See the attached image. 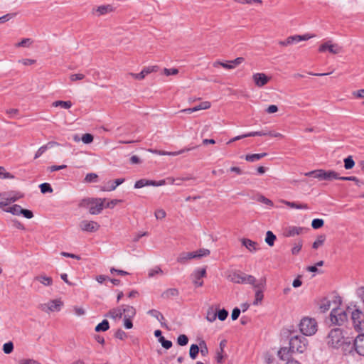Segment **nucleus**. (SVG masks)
Listing matches in <instances>:
<instances>
[{
	"instance_id": "2",
	"label": "nucleus",
	"mask_w": 364,
	"mask_h": 364,
	"mask_svg": "<svg viewBox=\"0 0 364 364\" xmlns=\"http://www.w3.org/2000/svg\"><path fill=\"white\" fill-rule=\"evenodd\" d=\"M105 200L102 198H84L80 202L79 206L89 208L90 214L97 215L103 210Z\"/></svg>"
},
{
	"instance_id": "13",
	"label": "nucleus",
	"mask_w": 364,
	"mask_h": 364,
	"mask_svg": "<svg viewBox=\"0 0 364 364\" xmlns=\"http://www.w3.org/2000/svg\"><path fill=\"white\" fill-rule=\"evenodd\" d=\"M195 147H186L184 149H182L178 151H161V150H149L151 152L154 153V154H156L158 155H162V156H165V155H167V156H178V155H180L181 154H183L186 151H191L194 149Z\"/></svg>"
},
{
	"instance_id": "47",
	"label": "nucleus",
	"mask_w": 364,
	"mask_h": 364,
	"mask_svg": "<svg viewBox=\"0 0 364 364\" xmlns=\"http://www.w3.org/2000/svg\"><path fill=\"white\" fill-rule=\"evenodd\" d=\"M323 220L316 218L312 220L311 226L314 229H319L323 225Z\"/></svg>"
},
{
	"instance_id": "41",
	"label": "nucleus",
	"mask_w": 364,
	"mask_h": 364,
	"mask_svg": "<svg viewBox=\"0 0 364 364\" xmlns=\"http://www.w3.org/2000/svg\"><path fill=\"white\" fill-rule=\"evenodd\" d=\"M331 307V301L327 299H323L321 301L320 304V309L322 312H325L328 311Z\"/></svg>"
},
{
	"instance_id": "33",
	"label": "nucleus",
	"mask_w": 364,
	"mask_h": 364,
	"mask_svg": "<svg viewBox=\"0 0 364 364\" xmlns=\"http://www.w3.org/2000/svg\"><path fill=\"white\" fill-rule=\"evenodd\" d=\"M22 208L19 205H14L11 207H9L6 209H4L5 212L10 213L14 215H21Z\"/></svg>"
},
{
	"instance_id": "1",
	"label": "nucleus",
	"mask_w": 364,
	"mask_h": 364,
	"mask_svg": "<svg viewBox=\"0 0 364 364\" xmlns=\"http://www.w3.org/2000/svg\"><path fill=\"white\" fill-rule=\"evenodd\" d=\"M228 279L235 284H251L254 288L264 287L266 284V278L262 277L259 281L256 278L250 274H247L240 271H234L229 274Z\"/></svg>"
},
{
	"instance_id": "62",
	"label": "nucleus",
	"mask_w": 364,
	"mask_h": 364,
	"mask_svg": "<svg viewBox=\"0 0 364 364\" xmlns=\"http://www.w3.org/2000/svg\"><path fill=\"white\" fill-rule=\"evenodd\" d=\"M164 73L167 76L174 75H176L178 73V70L176 68H171V69L164 68Z\"/></svg>"
},
{
	"instance_id": "49",
	"label": "nucleus",
	"mask_w": 364,
	"mask_h": 364,
	"mask_svg": "<svg viewBox=\"0 0 364 364\" xmlns=\"http://www.w3.org/2000/svg\"><path fill=\"white\" fill-rule=\"evenodd\" d=\"M14 350V344L12 342H7L4 344L3 346V350L4 353L9 354L11 353Z\"/></svg>"
},
{
	"instance_id": "38",
	"label": "nucleus",
	"mask_w": 364,
	"mask_h": 364,
	"mask_svg": "<svg viewBox=\"0 0 364 364\" xmlns=\"http://www.w3.org/2000/svg\"><path fill=\"white\" fill-rule=\"evenodd\" d=\"M199 353V346L197 344H192L190 347L189 350V355L190 357L194 360L196 358L198 354Z\"/></svg>"
},
{
	"instance_id": "55",
	"label": "nucleus",
	"mask_w": 364,
	"mask_h": 364,
	"mask_svg": "<svg viewBox=\"0 0 364 364\" xmlns=\"http://www.w3.org/2000/svg\"><path fill=\"white\" fill-rule=\"evenodd\" d=\"M257 200L267 205L273 206V202L262 195L258 196Z\"/></svg>"
},
{
	"instance_id": "25",
	"label": "nucleus",
	"mask_w": 364,
	"mask_h": 364,
	"mask_svg": "<svg viewBox=\"0 0 364 364\" xmlns=\"http://www.w3.org/2000/svg\"><path fill=\"white\" fill-rule=\"evenodd\" d=\"M122 314H124V317L132 318L136 314L135 309L132 306H122Z\"/></svg>"
},
{
	"instance_id": "46",
	"label": "nucleus",
	"mask_w": 364,
	"mask_h": 364,
	"mask_svg": "<svg viewBox=\"0 0 364 364\" xmlns=\"http://www.w3.org/2000/svg\"><path fill=\"white\" fill-rule=\"evenodd\" d=\"M188 343V338L187 336H186L184 334H181L177 338V343L179 346H184L187 345Z\"/></svg>"
},
{
	"instance_id": "45",
	"label": "nucleus",
	"mask_w": 364,
	"mask_h": 364,
	"mask_svg": "<svg viewBox=\"0 0 364 364\" xmlns=\"http://www.w3.org/2000/svg\"><path fill=\"white\" fill-rule=\"evenodd\" d=\"M355 165V162L351 156L344 159V167L346 169H351Z\"/></svg>"
},
{
	"instance_id": "58",
	"label": "nucleus",
	"mask_w": 364,
	"mask_h": 364,
	"mask_svg": "<svg viewBox=\"0 0 364 364\" xmlns=\"http://www.w3.org/2000/svg\"><path fill=\"white\" fill-rule=\"evenodd\" d=\"M158 68H159L158 66H156V65H154V66H149V67L144 68L142 70V71H143L144 75L146 76V75H147L149 73H151L153 72H156L158 70Z\"/></svg>"
},
{
	"instance_id": "16",
	"label": "nucleus",
	"mask_w": 364,
	"mask_h": 364,
	"mask_svg": "<svg viewBox=\"0 0 364 364\" xmlns=\"http://www.w3.org/2000/svg\"><path fill=\"white\" fill-rule=\"evenodd\" d=\"M179 291L176 288H169L166 289L161 294V297L164 299H170L176 298L178 296Z\"/></svg>"
},
{
	"instance_id": "10",
	"label": "nucleus",
	"mask_w": 364,
	"mask_h": 364,
	"mask_svg": "<svg viewBox=\"0 0 364 364\" xmlns=\"http://www.w3.org/2000/svg\"><path fill=\"white\" fill-rule=\"evenodd\" d=\"M80 228L82 231L92 232L99 230L100 225L95 221L84 220L80 222Z\"/></svg>"
},
{
	"instance_id": "56",
	"label": "nucleus",
	"mask_w": 364,
	"mask_h": 364,
	"mask_svg": "<svg viewBox=\"0 0 364 364\" xmlns=\"http://www.w3.org/2000/svg\"><path fill=\"white\" fill-rule=\"evenodd\" d=\"M228 316V312L225 309H221L217 313V316L219 320L225 321Z\"/></svg>"
},
{
	"instance_id": "43",
	"label": "nucleus",
	"mask_w": 364,
	"mask_h": 364,
	"mask_svg": "<svg viewBox=\"0 0 364 364\" xmlns=\"http://www.w3.org/2000/svg\"><path fill=\"white\" fill-rule=\"evenodd\" d=\"M193 252L195 254L196 258H200L209 255L210 252L208 249H200L199 250Z\"/></svg>"
},
{
	"instance_id": "9",
	"label": "nucleus",
	"mask_w": 364,
	"mask_h": 364,
	"mask_svg": "<svg viewBox=\"0 0 364 364\" xmlns=\"http://www.w3.org/2000/svg\"><path fill=\"white\" fill-rule=\"evenodd\" d=\"M326 50L333 54H338L342 51V48L336 43L333 44L331 43V41H327L321 45L318 48V51L320 53H323Z\"/></svg>"
},
{
	"instance_id": "35",
	"label": "nucleus",
	"mask_w": 364,
	"mask_h": 364,
	"mask_svg": "<svg viewBox=\"0 0 364 364\" xmlns=\"http://www.w3.org/2000/svg\"><path fill=\"white\" fill-rule=\"evenodd\" d=\"M109 328V324L107 320H103L101 323L97 324L95 327V331L100 332V331H105L108 330Z\"/></svg>"
},
{
	"instance_id": "42",
	"label": "nucleus",
	"mask_w": 364,
	"mask_h": 364,
	"mask_svg": "<svg viewBox=\"0 0 364 364\" xmlns=\"http://www.w3.org/2000/svg\"><path fill=\"white\" fill-rule=\"evenodd\" d=\"M217 318V313L213 309V308H210L207 311L206 319L210 322H213L215 321Z\"/></svg>"
},
{
	"instance_id": "21",
	"label": "nucleus",
	"mask_w": 364,
	"mask_h": 364,
	"mask_svg": "<svg viewBox=\"0 0 364 364\" xmlns=\"http://www.w3.org/2000/svg\"><path fill=\"white\" fill-rule=\"evenodd\" d=\"M196 258L195 254L191 252H181L177 257V262L181 264H185L187 261Z\"/></svg>"
},
{
	"instance_id": "5",
	"label": "nucleus",
	"mask_w": 364,
	"mask_h": 364,
	"mask_svg": "<svg viewBox=\"0 0 364 364\" xmlns=\"http://www.w3.org/2000/svg\"><path fill=\"white\" fill-rule=\"evenodd\" d=\"M299 329L305 336H312L317 331V322L314 318L305 317L299 323Z\"/></svg>"
},
{
	"instance_id": "32",
	"label": "nucleus",
	"mask_w": 364,
	"mask_h": 364,
	"mask_svg": "<svg viewBox=\"0 0 364 364\" xmlns=\"http://www.w3.org/2000/svg\"><path fill=\"white\" fill-rule=\"evenodd\" d=\"M35 279L39 281L44 286H50L53 284L52 278L46 275L38 276L35 277Z\"/></svg>"
},
{
	"instance_id": "3",
	"label": "nucleus",
	"mask_w": 364,
	"mask_h": 364,
	"mask_svg": "<svg viewBox=\"0 0 364 364\" xmlns=\"http://www.w3.org/2000/svg\"><path fill=\"white\" fill-rule=\"evenodd\" d=\"M355 350L359 355L364 356V333L359 334L354 340L353 344L346 343L343 346V351L346 354V351L348 350L349 353H351L353 350Z\"/></svg>"
},
{
	"instance_id": "40",
	"label": "nucleus",
	"mask_w": 364,
	"mask_h": 364,
	"mask_svg": "<svg viewBox=\"0 0 364 364\" xmlns=\"http://www.w3.org/2000/svg\"><path fill=\"white\" fill-rule=\"evenodd\" d=\"M199 352L200 353L201 355L205 356L208 354V348L207 347L206 343L205 341L201 340L199 342Z\"/></svg>"
},
{
	"instance_id": "63",
	"label": "nucleus",
	"mask_w": 364,
	"mask_h": 364,
	"mask_svg": "<svg viewBox=\"0 0 364 364\" xmlns=\"http://www.w3.org/2000/svg\"><path fill=\"white\" fill-rule=\"evenodd\" d=\"M166 212L163 209H158L155 212V217L156 219L161 220L166 217Z\"/></svg>"
},
{
	"instance_id": "6",
	"label": "nucleus",
	"mask_w": 364,
	"mask_h": 364,
	"mask_svg": "<svg viewBox=\"0 0 364 364\" xmlns=\"http://www.w3.org/2000/svg\"><path fill=\"white\" fill-rule=\"evenodd\" d=\"M306 346L307 340L302 336H294L290 338L289 346L291 352L304 353Z\"/></svg>"
},
{
	"instance_id": "18",
	"label": "nucleus",
	"mask_w": 364,
	"mask_h": 364,
	"mask_svg": "<svg viewBox=\"0 0 364 364\" xmlns=\"http://www.w3.org/2000/svg\"><path fill=\"white\" fill-rule=\"evenodd\" d=\"M242 244L251 252H255L259 249L258 244L250 239H242Z\"/></svg>"
},
{
	"instance_id": "27",
	"label": "nucleus",
	"mask_w": 364,
	"mask_h": 364,
	"mask_svg": "<svg viewBox=\"0 0 364 364\" xmlns=\"http://www.w3.org/2000/svg\"><path fill=\"white\" fill-rule=\"evenodd\" d=\"M264 287H260L259 288H255V301L253 302L254 305H257L259 303H261L264 298L263 294V289Z\"/></svg>"
},
{
	"instance_id": "37",
	"label": "nucleus",
	"mask_w": 364,
	"mask_h": 364,
	"mask_svg": "<svg viewBox=\"0 0 364 364\" xmlns=\"http://www.w3.org/2000/svg\"><path fill=\"white\" fill-rule=\"evenodd\" d=\"M276 240L275 235L272 231H267L266 233L265 242L269 246H273Z\"/></svg>"
},
{
	"instance_id": "12",
	"label": "nucleus",
	"mask_w": 364,
	"mask_h": 364,
	"mask_svg": "<svg viewBox=\"0 0 364 364\" xmlns=\"http://www.w3.org/2000/svg\"><path fill=\"white\" fill-rule=\"evenodd\" d=\"M244 60L245 59L242 57H238L235 60L228 61L227 63L217 61L214 63V67H216L218 65H220L225 69H233L237 65H240L242 62H244Z\"/></svg>"
},
{
	"instance_id": "14",
	"label": "nucleus",
	"mask_w": 364,
	"mask_h": 364,
	"mask_svg": "<svg viewBox=\"0 0 364 364\" xmlns=\"http://www.w3.org/2000/svg\"><path fill=\"white\" fill-rule=\"evenodd\" d=\"M252 78L255 85L259 87L265 85L269 80V77L264 73H255L253 75Z\"/></svg>"
},
{
	"instance_id": "15",
	"label": "nucleus",
	"mask_w": 364,
	"mask_h": 364,
	"mask_svg": "<svg viewBox=\"0 0 364 364\" xmlns=\"http://www.w3.org/2000/svg\"><path fill=\"white\" fill-rule=\"evenodd\" d=\"M206 269L205 268L198 269L193 273V282L197 287H201L203 284V282L201 278L205 277Z\"/></svg>"
},
{
	"instance_id": "30",
	"label": "nucleus",
	"mask_w": 364,
	"mask_h": 364,
	"mask_svg": "<svg viewBox=\"0 0 364 364\" xmlns=\"http://www.w3.org/2000/svg\"><path fill=\"white\" fill-rule=\"evenodd\" d=\"M112 11V7L111 5H102L96 9V14L97 16H100L111 12Z\"/></svg>"
},
{
	"instance_id": "17",
	"label": "nucleus",
	"mask_w": 364,
	"mask_h": 364,
	"mask_svg": "<svg viewBox=\"0 0 364 364\" xmlns=\"http://www.w3.org/2000/svg\"><path fill=\"white\" fill-rule=\"evenodd\" d=\"M147 314L156 318L161 323L162 327L168 328L167 324L165 322H164L165 318L160 311L156 309H151L148 311Z\"/></svg>"
},
{
	"instance_id": "48",
	"label": "nucleus",
	"mask_w": 364,
	"mask_h": 364,
	"mask_svg": "<svg viewBox=\"0 0 364 364\" xmlns=\"http://www.w3.org/2000/svg\"><path fill=\"white\" fill-rule=\"evenodd\" d=\"M147 186H149V180L141 179V180L137 181L135 183L134 188H143V187Z\"/></svg>"
},
{
	"instance_id": "53",
	"label": "nucleus",
	"mask_w": 364,
	"mask_h": 364,
	"mask_svg": "<svg viewBox=\"0 0 364 364\" xmlns=\"http://www.w3.org/2000/svg\"><path fill=\"white\" fill-rule=\"evenodd\" d=\"M93 136L91 134H85L82 135L81 140L84 144H90L93 141Z\"/></svg>"
},
{
	"instance_id": "54",
	"label": "nucleus",
	"mask_w": 364,
	"mask_h": 364,
	"mask_svg": "<svg viewBox=\"0 0 364 364\" xmlns=\"http://www.w3.org/2000/svg\"><path fill=\"white\" fill-rule=\"evenodd\" d=\"M16 15V14L15 13H10L0 17V23L9 21L10 19L14 18Z\"/></svg>"
},
{
	"instance_id": "60",
	"label": "nucleus",
	"mask_w": 364,
	"mask_h": 364,
	"mask_svg": "<svg viewBox=\"0 0 364 364\" xmlns=\"http://www.w3.org/2000/svg\"><path fill=\"white\" fill-rule=\"evenodd\" d=\"M122 202V200L118 199H114L107 203L104 207L108 208H113L116 205L119 204V203Z\"/></svg>"
},
{
	"instance_id": "36",
	"label": "nucleus",
	"mask_w": 364,
	"mask_h": 364,
	"mask_svg": "<svg viewBox=\"0 0 364 364\" xmlns=\"http://www.w3.org/2000/svg\"><path fill=\"white\" fill-rule=\"evenodd\" d=\"M72 102L70 101H62V100H58L55 101L53 103V107H58L60 106L62 108L64 109H69L72 107Z\"/></svg>"
},
{
	"instance_id": "52",
	"label": "nucleus",
	"mask_w": 364,
	"mask_h": 364,
	"mask_svg": "<svg viewBox=\"0 0 364 364\" xmlns=\"http://www.w3.org/2000/svg\"><path fill=\"white\" fill-rule=\"evenodd\" d=\"M97 175L94 173H87L85 178V181L87 183L95 182L97 178Z\"/></svg>"
},
{
	"instance_id": "34",
	"label": "nucleus",
	"mask_w": 364,
	"mask_h": 364,
	"mask_svg": "<svg viewBox=\"0 0 364 364\" xmlns=\"http://www.w3.org/2000/svg\"><path fill=\"white\" fill-rule=\"evenodd\" d=\"M122 306L118 309H113L110 310L108 313L109 316L115 319L117 318H122Z\"/></svg>"
},
{
	"instance_id": "19",
	"label": "nucleus",
	"mask_w": 364,
	"mask_h": 364,
	"mask_svg": "<svg viewBox=\"0 0 364 364\" xmlns=\"http://www.w3.org/2000/svg\"><path fill=\"white\" fill-rule=\"evenodd\" d=\"M210 107V102H209L208 101H205L193 108L185 109L183 110V112H187V113H192V112L199 111L201 109H207Z\"/></svg>"
},
{
	"instance_id": "31",
	"label": "nucleus",
	"mask_w": 364,
	"mask_h": 364,
	"mask_svg": "<svg viewBox=\"0 0 364 364\" xmlns=\"http://www.w3.org/2000/svg\"><path fill=\"white\" fill-rule=\"evenodd\" d=\"M50 311H59L62 303L59 300H52L46 304Z\"/></svg>"
},
{
	"instance_id": "39",
	"label": "nucleus",
	"mask_w": 364,
	"mask_h": 364,
	"mask_svg": "<svg viewBox=\"0 0 364 364\" xmlns=\"http://www.w3.org/2000/svg\"><path fill=\"white\" fill-rule=\"evenodd\" d=\"M291 38H293L294 43H297L301 41H307L312 38V36H310L309 34L305 35H294L291 36Z\"/></svg>"
},
{
	"instance_id": "7",
	"label": "nucleus",
	"mask_w": 364,
	"mask_h": 364,
	"mask_svg": "<svg viewBox=\"0 0 364 364\" xmlns=\"http://www.w3.org/2000/svg\"><path fill=\"white\" fill-rule=\"evenodd\" d=\"M348 318L346 312L339 308L333 309L330 314V320L335 325H342Z\"/></svg>"
},
{
	"instance_id": "4",
	"label": "nucleus",
	"mask_w": 364,
	"mask_h": 364,
	"mask_svg": "<svg viewBox=\"0 0 364 364\" xmlns=\"http://www.w3.org/2000/svg\"><path fill=\"white\" fill-rule=\"evenodd\" d=\"M344 343V336L341 329L336 328L332 329L328 334L327 343L334 348H339Z\"/></svg>"
},
{
	"instance_id": "51",
	"label": "nucleus",
	"mask_w": 364,
	"mask_h": 364,
	"mask_svg": "<svg viewBox=\"0 0 364 364\" xmlns=\"http://www.w3.org/2000/svg\"><path fill=\"white\" fill-rule=\"evenodd\" d=\"M14 176L9 172H6L5 168L0 166V178H14Z\"/></svg>"
},
{
	"instance_id": "28",
	"label": "nucleus",
	"mask_w": 364,
	"mask_h": 364,
	"mask_svg": "<svg viewBox=\"0 0 364 364\" xmlns=\"http://www.w3.org/2000/svg\"><path fill=\"white\" fill-rule=\"evenodd\" d=\"M302 231L301 228L298 227H289L285 231V236L287 237H294L295 235H299Z\"/></svg>"
},
{
	"instance_id": "50",
	"label": "nucleus",
	"mask_w": 364,
	"mask_h": 364,
	"mask_svg": "<svg viewBox=\"0 0 364 364\" xmlns=\"http://www.w3.org/2000/svg\"><path fill=\"white\" fill-rule=\"evenodd\" d=\"M325 241V236L324 235H320L318 237L316 240L313 243L312 247L314 249H317L319 246H321Z\"/></svg>"
},
{
	"instance_id": "59",
	"label": "nucleus",
	"mask_w": 364,
	"mask_h": 364,
	"mask_svg": "<svg viewBox=\"0 0 364 364\" xmlns=\"http://www.w3.org/2000/svg\"><path fill=\"white\" fill-rule=\"evenodd\" d=\"M114 336L120 340H124L127 337V333L122 329H118L116 331Z\"/></svg>"
},
{
	"instance_id": "24",
	"label": "nucleus",
	"mask_w": 364,
	"mask_h": 364,
	"mask_svg": "<svg viewBox=\"0 0 364 364\" xmlns=\"http://www.w3.org/2000/svg\"><path fill=\"white\" fill-rule=\"evenodd\" d=\"M227 341L226 340H222L219 345V350L217 351L216 360L218 363H223V353L224 352V348L226 346Z\"/></svg>"
},
{
	"instance_id": "61",
	"label": "nucleus",
	"mask_w": 364,
	"mask_h": 364,
	"mask_svg": "<svg viewBox=\"0 0 364 364\" xmlns=\"http://www.w3.org/2000/svg\"><path fill=\"white\" fill-rule=\"evenodd\" d=\"M162 273H163V271L161 270V269L160 267H155L154 268L149 270V276L150 277H152L154 275H156V274H162Z\"/></svg>"
},
{
	"instance_id": "20",
	"label": "nucleus",
	"mask_w": 364,
	"mask_h": 364,
	"mask_svg": "<svg viewBox=\"0 0 364 364\" xmlns=\"http://www.w3.org/2000/svg\"><path fill=\"white\" fill-rule=\"evenodd\" d=\"M291 353L292 352L290 347L289 348L287 347L282 348L278 351V356L281 360L288 361V360L291 359Z\"/></svg>"
},
{
	"instance_id": "22",
	"label": "nucleus",
	"mask_w": 364,
	"mask_h": 364,
	"mask_svg": "<svg viewBox=\"0 0 364 364\" xmlns=\"http://www.w3.org/2000/svg\"><path fill=\"white\" fill-rule=\"evenodd\" d=\"M282 203L287 205L288 207L291 208H296V209H304L307 210L309 209V206L306 203H297L295 202H290L287 200H282Z\"/></svg>"
},
{
	"instance_id": "29",
	"label": "nucleus",
	"mask_w": 364,
	"mask_h": 364,
	"mask_svg": "<svg viewBox=\"0 0 364 364\" xmlns=\"http://www.w3.org/2000/svg\"><path fill=\"white\" fill-rule=\"evenodd\" d=\"M6 193L9 196L10 201H12V203L17 201L18 200L22 198L24 196V195L22 193L16 191H6Z\"/></svg>"
},
{
	"instance_id": "64",
	"label": "nucleus",
	"mask_w": 364,
	"mask_h": 364,
	"mask_svg": "<svg viewBox=\"0 0 364 364\" xmlns=\"http://www.w3.org/2000/svg\"><path fill=\"white\" fill-rule=\"evenodd\" d=\"M21 215H23L26 218L31 219L33 217V212L27 209H21Z\"/></svg>"
},
{
	"instance_id": "44",
	"label": "nucleus",
	"mask_w": 364,
	"mask_h": 364,
	"mask_svg": "<svg viewBox=\"0 0 364 364\" xmlns=\"http://www.w3.org/2000/svg\"><path fill=\"white\" fill-rule=\"evenodd\" d=\"M39 187L42 193H52L53 191L51 186L48 183H41Z\"/></svg>"
},
{
	"instance_id": "57",
	"label": "nucleus",
	"mask_w": 364,
	"mask_h": 364,
	"mask_svg": "<svg viewBox=\"0 0 364 364\" xmlns=\"http://www.w3.org/2000/svg\"><path fill=\"white\" fill-rule=\"evenodd\" d=\"M302 247V242L299 241L294 244V246L291 249V253L293 255H297Z\"/></svg>"
},
{
	"instance_id": "8",
	"label": "nucleus",
	"mask_w": 364,
	"mask_h": 364,
	"mask_svg": "<svg viewBox=\"0 0 364 364\" xmlns=\"http://www.w3.org/2000/svg\"><path fill=\"white\" fill-rule=\"evenodd\" d=\"M351 319L354 328L357 331L364 330V314L359 309H356L351 312Z\"/></svg>"
},
{
	"instance_id": "11",
	"label": "nucleus",
	"mask_w": 364,
	"mask_h": 364,
	"mask_svg": "<svg viewBox=\"0 0 364 364\" xmlns=\"http://www.w3.org/2000/svg\"><path fill=\"white\" fill-rule=\"evenodd\" d=\"M318 179L319 180H326V181H331L333 179H338L339 180V178L341 176H338V173L334 171L329 170V171H325L323 169H319V175L317 176Z\"/></svg>"
},
{
	"instance_id": "26",
	"label": "nucleus",
	"mask_w": 364,
	"mask_h": 364,
	"mask_svg": "<svg viewBox=\"0 0 364 364\" xmlns=\"http://www.w3.org/2000/svg\"><path fill=\"white\" fill-rule=\"evenodd\" d=\"M267 155V153L247 154L245 156V160L249 162H255L260 160Z\"/></svg>"
},
{
	"instance_id": "23",
	"label": "nucleus",
	"mask_w": 364,
	"mask_h": 364,
	"mask_svg": "<svg viewBox=\"0 0 364 364\" xmlns=\"http://www.w3.org/2000/svg\"><path fill=\"white\" fill-rule=\"evenodd\" d=\"M12 203V201H10L9 196L6 191L0 193V208L6 209L5 207Z\"/></svg>"
}]
</instances>
